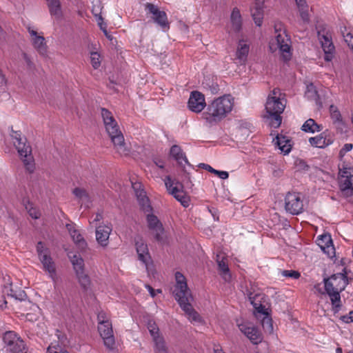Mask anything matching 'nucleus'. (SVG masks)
I'll use <instances>...</instances> for the list:
<instances>
[{
  "mask_svg": "<svg viewBox=\"0 0 353 353\" xmlns=\"http://www.w3.org/2000/svg\"><path fill=\"white\" fill-rule=\"evenodd\" d=\"M286 105L285 94L278 88H274L268 95L265 103L264 119L274 128H279L282 121L281 114Z\"/></svg>",
  "mask_w": 353,
  "mask_h": 353,
  "instance_id": "obj_1",
  "label": "nucleus"
},
{
  "mask_svg": "<svg viewBox=\"0 0 353 353\" xmlns=\"http://www.w3.org/2000/svg\"><path fill=\"white\" fill-rule=\"evenodd\" d=\"M101 114L105 130L114 145L115 150L121 156H128L130 152V148L125 142L123 135L112 112L103 108L101 109Z\"/></svg>",
  "mask_w": 353,
  "mask_h": 353,
  "instance_id": "obj_2",
  "label": "nucleus"
},
{
  "mask_svg": "<svg viewBox=\"0 0 353 353\" xmlns=\"http://www.w3.org/2000/svg\"><path fill=\"white\" fill-rule=\"evenodd\" d=\"M233 106L234 98L231 95L219 97L208 105L203 117L209 123L220 121L232 111Z\"/></svg>",
  "mask_w": 353,
  "mask_h": 353,
  "instance_id": "obj_3",
  "label": "nucleus"
},
{
  "mask_svg": "<svg viewBox=\"0 0 353 353\" xmlns=\"http://www.w3.org/2000/svg\"><path fill=\"white\" fill-rule=\"evenodd\" d=\"M347 283L346 273H337L324 279L325 290L330 298L332 310L334 313L338 312L340 310V292L345 290Z\"/></svg>",
  "mask_w": 353,
  "mask_h": 353,
  "instance_id": "obj_4",
  "label": "nucleus"
},
{
  "mask_svg": "<svg viewBox=\"0 0 353 353\" xmlns=\"http://www.w3.org/2000/svg\"><path fill=\"white\" fill-rule=\"evenodd\" d=\"M275 37L270 41V50L274 52L277 50L281 54L283 58L287 61L291 57L290 39L286 34L284 25L281 22L274 24Z\"/></svg>",
  "mask_w": 353,
  "mask_h": 353,
  "instance_id": "obj_5",
  "label": "nucleus"
},
{
  "mask_svg": "<svg viewBox=\"0 0 353 353\" xmlns=\"http://www.w3.org/2000/svg\"><path fill=\"white\" fill-rule=\"evenodd\" d=\"M11 136L26 169L28 172L32 173L34 170V163L30 145L26 143V139L21 136V132L14 131Z\"/></svg>",
  "mask_w": 353,
  "mask_h": 353,
  "instance_id": "obj_6",
  "label": "nucleus"
},
{
  "mask_svg": "<svg viewBox=\"0 0 353 353\" xmlns=\"http://www.w3.org/2000/svg\"><path fill=\"white\" fill-rule=\"evenodd\" d=\"M37 252L39 259L43 265V269L46 271L51 279L55 283L57 281L56 265L50 256V250L46 245L39 241L37 245Z\"/></svg>",
  "mask_w": 353,
  "mask_h": 353,
  "instance_id": "obj_7",
  "label": "nucleus"
},
{
  "mask_svg": "<svg viewBox=\"0 0 353 353\" xmlns=\"http://www.w3.org/2000/svg\"><path fill=\"white\" fill-rule=\"evenodd\" d=\"M176 284L173 294L176 300L181 305L188 301H192V296L188 287L187 280L185 276L179 272L175 273Z\"/></svg>",
  "mask_w": 353,
  "mask_h": 353,
  "instance_id": "obj_8",
  "label": "nucleus"
},
{
  "mask_svg": "<svg viewBox=\"0 0 353 353\" xmlns=\"http://www.w3.org/2000/svg\"><path fill=\"white\" fill-rule=\"evenodd\" d=\"M3 341L8 352L26 353L25 343L16 332L13 331L5 332Z\"/></svg>",
  "mask_w": 353,
  "mask_h": 353,
  "instance_id": "obj_9",
  "label": "nucleus"
},
{
  "mask_svg": "<svg viewBox=\"0 0 353 353\" xmlns=\"http://www.w3.org/2000/svg\"><path fill=\"white\" fill-rule=\"evenodd\" d=\"M318 37L325 53V60L330 61L333 59L335 50L331 32L325 28L320 29L318 30Z\"/></svg>",
  "mask_w": 353,
  "mask_h": 353,
  "instance_id": "obj_10",
  "label": "nucleus"
},
{
  "mask_svg": "<svg viewBox=\"0 0 353 353\" xmlns=\"http://www.w3.org/2000/svg\"><path fill=\"white\" fill-rule=\"evenodd\" d=\"M339 187L345 196H353V168L340 170Z\"/></svg>",
  "mask_w": 353,
  "mask_h": 353,
  "instance_id": "obj_11",
  "label": "nucleus"
},
{
  "mask_svg": "<svg viewBox=\"0 0 353 353\" xmlns=\"http://www.w3.org/2000/svg\"><path fill=\"white\" fill-rule=\"evenodd\" d=\"M100 319V316H98ZM99 334L103 339L105 346L109 350H113L115 344L112 323L109 321L99 320L98 326Z\"/></svg>",
  "mask_w": 353,
  "mask_h": 353,
  "instance_id": "obj_12",
  "label": "nucleus"
},
{
  "mask_svg": "<svg viewBox=\"0 0 353 353\" xmlns=\"http://www.w3.org/2000/svg\"><path fill=\"white\" fill-rule=\"evenodd\" d=\"M30 34V41L34 48L41 56H46L48 52V46L46 39L43 36L42 32H38L33 27L28 26L27 28Z\"/></svg>",
  "mask_w": 353,
  "mask_h": 353,
  "instance_id": "obj_13",
  "label": "nucleus"
},
{
  "mask_svg": "<svg viewBox=\"0 0 353 353\" xmlns=\"http://www.w3.org/2000/svg\"><path fill=\"white\" fill-rule=\"evenodd\" d=\"M145 9L153 15L152 19L155 23L162 28H169L167 14L164 11L160 10L157 6L150 3L145 4Z\"/></svg>",
  "mask_w": 353,
  "mask_h": 353,
  "instance_id": "obj_14",
  "label": "nucleus"
},
{
  "mask_svg": "<svg viewBox=\"0 0 353 353\" xmlns=\"http://www.w3.org/2000/svg\"><path fill=\"white\" fill-rule=\"evenodd\" d=\"M204 95L198 91L191 92L188 105L189 109L196 113L201 112L205 107Z\"/></svg>",
  "mask_w": 353,
  "mask_h": 353,
  "instance_id": "obj_15",
  "label": "nucleus"
},
{
  "mask_svg": "<svg viewBox=\"0 0 353 353\" xmlns=\"http://www.w3.org/2000/svg\"><path fill=\"white\" fill-rule=\"evenodd\" d=\"M239 330L243 332L254 344H259L263 338L261 332L250 323H243L239 325Z\"/></svg>",
  "mask_w": 353,
  "mask_h": 353,
  "instance_id": "obj_16",
  "label": "nucleus"
},
{
  "mask_svg": "<svg viewBox=\"0 0 353 353\" xmlns=\"http://www.w3.org/2000/svg\"><path fill=\"white\" fill-rule=\"evenodd\" d=\"M316 244L328 257L332 258L334 255L335 250L330 235L322 234L319 236L316 239Z\"/></svg>",
  "mask_w": 353,
  "mask_h": 353,
  "instance_id": "obj_17",
  "label": "nucleus"
},
{
  "mask_svg": "<svg viewBox=\"0 0 353 353\" xmlns=\"http://www.w3.org/2000/svg\"><path fill=\"white\" fill-rule=\"evenodd\" d=\"M333 141V137L328 131H324L318 136L309 139V143L311 145L319 148H323L331 145Z\"/></svg>",
  "mask_w": 353,
  "mask_h": 353,
  "instance_id": "obj_18",
  "label": "nucleus"
},
{
  "mask_svg": "<svg viewBox=\"0 0 353 353\" xmlns=\"http://www.w3.org/2000/svg\"><path fill=\"white\" fill-rule=\"evenodd\" d=\"M147 221L148 228L154 233L155 239L157 241H162L161 234L163 232V228L158 218L152 214H147Z\"/></svg>",
  "mask_w": 353,
  "mask_h": 353,
  "instance_id": "obj_19",
  "label": "nucleus"
},
{
  "mask_svg": "<svg viewBox=\"0 0 353 353\" xmlns=\"http://www.w3.org/2000/svg\"><path fill=\"white\" fill-rule=\"evenodd\" d=\"M112 228L108 225H99L97 227L96 239L101 246L105 247L108 244Z\"/></svg>",
  "mask_w": 353,
  "mask_h": 353,
  "instance_id": "obj_20",
  "label": "nucleus"
},
{
  "mask_svg": "<svg viewBox=\"0 0 353 353\" xmlns=\"http://www.w3.org/2000/svg\"><path fill=\"white\" fill-rule=\"evenodd\" d=\"M294 1L302 23L303 24H308L310 21V10L306 0Z\"/></svg>",
  "mask_w": 353,
  "mask_h": 353,
  "instance_id": "obj_21",
  "label": "nucleus"
},
{
  "mask_svg": "<svg viewBox=\"0 0 353 353\" xmlns=\"http://www.w3.org/2000/svg\"><path fill=\"white\" fill-rule=\"evenodd\" d=\"M264 1L265 0H254V7L251 9L252 16L258 26H261L263 22Z\"/></svg>",
  "mask_w": 353,
  "mask_h": 353,
  "instance_id": "obj_22",
  "label": "nucleus"
},
{
  "mask_svg": "<svg viewBox=\"0 0 353 353\" xmlns=\"http://www.w3.org/2000/svg\"><path fill=\"white\" fill-rule=\"evenodd\" d=\"M250 50V46L247 44L245 41L240 40L236 52V60L240 65H244L247 61L248 55Z\"/></svg>",
  "mask_w": 353,
  "mask_h": 353,
  "instance_id": "obj_23",
  "label": "nucleus"
},
{
  "mask_svg": "<svg viewBox=\"0 0 353 353\" xmlns=\"http://www.w3.org/2000/svg\"><path fill=\"white\" fill-rule=\"evenodd\" d=\"M136 250L138 254L139 259L144 264L147 265L150 260V256L148 252L147 244L141 239L136 241Z\"/></svg>",
  "mask_w": 353,
  "mask_h": 353,
  "instance_id": "obj_24",
  "label": "nucleus"
},
{
  "mask_svg": "<svg viewBox=\"0 0 353 353\" xmlns=\"http://www.w3.org/2000/svg\"><path fill=\"white\" fill-rule=\"evenodd\" d=\"M285 210L291 214H299L303 211V200H285Z\"/></svg>",
  "mask_w": 353,
  "mask_h": 353,
  "instance_id": "obj_25",
  "label": "nucleus"
},
{
  "mask_svg": "<svg viewBox=\"0 0 353 353\" xmlns=\"http://www.w3.org/2000/svg\"><path fill=\"white\" fill-rule=\"evenodd\" d=\"M170 152L171 157H172L180 165L184 166L185 165H190L185 154L179 145H172Z\"/></svg>",
  "mask_w": 353,
  "mask_h": 353,
  "instance_id": "obj_26",
  "label": "nucleus"
},
{
  "mask_svg": "<svg viewBox=\"0 0 353 353\" xmlns=\"http://www.w3.org/2000/svg\"><path fill=\"white\" fill-rule=\"evenodd\" d=\"M231 30L239 32L242 26V18L240 10L237 8H233L230 15Z\"/></svg>",
  "mask_w": 353,
  "mask_h": 353,
  "instance_id": "obj_27",
  "label": "nucleus"
},
{
  "mask_svg": "<svg viewBox=\"0 0 353 353\" xmlns=\"http://www.w3.org/2000/svg\"><path fill=\"white\" fill-rule=\"evenodd\" d=\"M66 228L74 242L79 247V248L82 250L84 249L86 246V242L79 231L77 230L72 224H67Z\"/></svg>",
  "mask_w": 353,
  "mask_h": 353,
  "instance_id": "obj_28",
  "label": "nucleus"
},
{
  "mask_svg": "<svg viewBox=\"0 0 353 353\" xmlns=\"http://www.w3.org/2000/svg\"><path fill=\"white\" fill-rule=\"evenodd\" d=\"M275 144L279 147V149L284 154H288L292 148L290 140L285 136L277 135L274 140Z\"/></svg>",
  "mask_w": 353,
  "mask_h": 353,
  "instance_id": "obj_29",
  "label": "nucleus"
},
{
  "mask_svg": "<svg viewBox=\"0 0 353 353\" xmlns=\"http://www.w3.org/2000/svg\"><path fill=\"white\" fill-rule=\"evenodd\" d=\"M216 257V261L221 276L225 281H230L231 279V274L226 262V259L223 256L221 259L219 255H217Z\"/></svg>",
  "mask_w": 353,
  "mask_h": 353,
  "instance_id": "obj_30",
  "label": "nucleus"
},
{
  "mask_svg": "<svg viewBox=\"0 0 353 353\" xmlns=\"http://www.w3.org/2000/svg\"><path fill=\"white\" fill-rule=\"evenodd\" d=\"M191 301L186 302L184 304L181 305L182 310L188 315V319L191 321L199 322L201 317L199 314L194 310L191 305Z\"/></svg>",
  "mask_w": 353,
  "mask_h": 353,
  "instance_id": "obj_31",
  "label": "nucleus"
},
{
  "mask_svg": "<svg viewBox=\"0 0 353 353\" xmlns=\"http://www.w3.org/2000/svg\"><path fill=\"white\" fill-rule=\"evenodd\" d=\"M322 125H319L312 119H307L302 125L301 130L305 132L314 133L321 131Z\"/></svg>",
  "mask_w": 353,
  "mask_h": 353,
  "instance_id": "obj_32",
  "label": "nucleus"
},
{
  "mask_svg": "<svg viewBox=\"0 0 353 353\" xmlns=\"http://www.w3.org/2000/svg\"><path fill=\"white\" fill-rule=\"evenodd\" d=\"M70 261L73 265V268L76 274L85 272L84 261L80 256L74 254L70 257Z\"/></svg>",
  "mask_w": 353,
  "mask_h": 353,
  "instance_id": "obj_33",
  "label": "nucleus"
},
{
  "mask_svg": "<svg viewBox=\"0 0 353 353\" xmlns=\"http://www.w3.org/2000/svg\"><path fill=\"white\" fill-rule=\"evenodd\" d=\"M51 15L57 18L61 16V4L59 0H46Z\"/></svg>",
  "mask_w": 353,
  "mask_h": 353,
  "instance_id": "obj_34",
  "label": "nucleus"
},
{
  "mask_svg": "<svg viewBox=\"0 0 353 353\" xmlns=\"http://www.w3.org/2000/svg\"><path fill=\"white\" fill-rule=\"evenodd\" d=\"M131 187L137 199H148L146 192L140 182L131 181Z\"/></svg>",
  "mask_w": 353,
  "mask_h": 353,
  "instance_id": "obj_35",
  "label": "nucleus"
},
{
  "mask_svg": "<svg viewBox=\"0 0 353 353\" xmlns=\"http://www.w3.org/2000/svg\"><path fill=\"white\" fill-rule=\"evenodd\" d=\"M305 96L307 99L311 101H314L315 102H318L319 101V94L318 92L316 89V87L313 83H309L306 86V90L305 92Z\"/></svg>",
  "mask_w": 353,
  "mask_h": 353,
  "instance_id": "obj_36",
  "label": "nucleus"
},
{
  "mask_svg": "<svg viewBox=\"0 0 353 353\" xmlns=\"http://www.w3.org/2000/svg\"><path fill=\"white\" fill-rule=\"evenodd\" d=\"M157 353H167V347L162 336L153 339Z\"/></svg>",
  "mask_w": 353,
  "mask_h": 353,
  "instance_id": "obj_37",
  "label": "nucleus"
},
{
  "mask_svg": "<svg viewBox=\"0 0 353 353\" xmlns=\"http://www.w3.org/2000/svg\"><path fill=\"white\" fill-rule=\"evenodd\" d=\"M330 112L331 118L334 123H343L342 117L337 107L334 105H331L330 107Z\"/></svg>",
  "mask_w": 353,
  "mask_h": 353,
  "instance_id": "obj_38",
  "label": "nucleus"
},
{
  "mask_svg": "<svg viewBox=\"0 0 353 353\" xmlns=\"http://www.w3.org/2000/svg\"><path fill=\"white\" fill-rule=\"evenodd\" d=\"M76 276L79 284L83 289L87 290L90 288L91 283L90 279L85 272L76 274Z\"/></svg>",
  "mask_w": 353,
  "mask_h": 353,
  "instance_id": "obj_39",
  "label": "nucleus"
},
{
  "mask_svg": "<svg viewBox=\"0 0 353 353\" xmlns=\"http://www.w3.org/2000/svg\"><path fill=\"white\" fill-rule=\"evenodd\" d=\"M26 205V209L27 210L29 215L34 219H37L41 216L40 211L35 208L32 203L28 200L27 204Z\"/></svg>",
  "mask_w": 353,
  "mask_h": 353,
  "instance_id": "obj_40",
  "label": "nucleus"
},
{
  "mask_svg": "<svg viewBox=\"0 0 353 353\" xmlns=\"http://www.w3.org/2000/svg\"><path fill=\"white\" fill-rule=\"evenodd\" d=\"M263 314V318L261 321V325L265 330V331L272 333L273 332V325L272 323V319L268 316V314L265 312H262Z\"/></svg>",
  "mask_w": 353,
  "mask_h": 353,
  "instance_id": "obj_41",
  "label": "nucleus"
},
{
  "mask_svg": "<svg viewBox=\"0 0 353 353\" xmlns=\"http://www.w3.org/2000/svg\"><path fill=\"white\" fill-rule=\"evenodd\" d=\"M147 327L152 339L161 336L159 329L153 320H149L148 321Z\"/></svg>",
  "mask_w": 353,
  "mask_h": 353,
  "instance_id": "obj_42",
  "label": "nucleus"
},
{
  "mask_svg": "<svg viewBox=\"0 0 353 353\" xmlns=\"http://www.w3.org/2000/svg\"><path fill=\"white\" fill-rule=\"evenodd\" d=\"M11 286H4L2 290H0V307H6L7 301L6 299V294L9 296V292H12Z\"/></svg>",
  "mask_w": 353,
  "mask_h": 353,
  "instance_id": "obj_43",
  "label": "nucleus"
},
{
  "mask_svg": "<svg viewBox=\"0 0 353 353\" xmlns=\"http://www.w3.org/2000/svg\"><path fill=\"white\" fill-rule=\"evenodd\" d=\"M90 61L94 69H98L101 65V56L97 52L90 53Z\"/></svg>",
  "mask_w": 353,
  "mask_h": 353,
  "instance_id": "obj_44",
  "label": "nucleus"
},
{
  "mask_svg": "<svg viewBox=\"0 0 353 353\" xmlns=\"http://www.w3.org/2000/svg\"><path fill=\"white\" fill-rule=\"evenodd\" d=\"M343 28L344 30L341 29V31L345 42L349 47H353V34L350 32H347L346 28L344 27Z\"/></svg>",
  "mask_w": 353,
  "mask_h": 353,
  "instance_id": "obj_45",
  "label": "nucleus"
},
{
  "mask_svg": "<svg viewBox=\"0 0 353 353\" xmlns=\"http://www.w3.org/2000/svg\"><path fill=\"white\" fill-rule=\"evenodd\" d=\"M74 195L79 199L87 198L91 196L87 190L83 188H75L72 191Z\"/></svg>",
  "mask_w": 353,
  "mask_h": 353,
  "instance_id": "obj_46",
  "label": "nucleus"
},
{
  "mask_svg": "<svg viewBox=\"0 0 353 353\" xmlns=\"http://www.w3.org/2000/svg\"><path fill=\"white\" fill-rule=\"evenodd\" d=\"M139 205L142 209V210L145 212L150 214L152 211V208L151 206V203L150 202V200H139Z\"/></svg>",
  "mask_w": 353,
  "mask_h": 353,
  "instance_id": "obj_47",
  "label": "nucleus"
},
{
  "mask_svg": "<svg viewBox=\"0 0 353 353\" xmlns=\"http://www.w3.org/2000/svg\"><path fill=\"white\" fill-rule=\"evenodd\" d=\"M165 183L168 190L174 196L175 199H177L175 194L178 192V188L176 186H173V182L171 181L170 177L166 178Z\"/></svg>",
  "mask_w": 353,
  "mask_h": 353,
  "instance_id": "obj_48",
  "label": "nucleus"
},
{
  "mask_svg": "<svg viewBox=\"0 0 353 353\" xmlns=\"http://www.w3.org/2000/svg\"><path fill=\"white\" fill-rule=\"evenodd\" d=\"M47 353H68V352L63 350V348L59 345H54L52 343L48 347Z\"/></svg>",
  "mask_w": 353,
  "mask_h": 353,
  "instance_id": "obj_49",
  "label": "nucleus"
},
{
  "mask_svg": "<svg viewBox=\"0 0 353 353\" xmlns=\"http://www.w3.org/2000/svg\"><path fill=\"white\" fill-rule=\"evenodd\" d=\"M9 296L20 301L24 300L25 298L26 297V294L25 292L23 290H19V292H14V290H12V292H9Z\"/></svg>",
  "mask_w": 353,
  "mask_h": 353,
  "instance_id": "obj_50",
  "label": "nucleus"
},
{
  "mask_svg": "<svg viewBox=\"0 0 353 353\" xmlns=\"http://www.w3.org/2000/svg\"><path fill=\"white\" fill-rule=\"evenodd\" d=\"M281 274L285 277H291L294 279H298L300 276V273L294 270H283Z\"/></svg>",
  "mask_w": 353,
  "mask_h": 353,
  "instance_id": "obj_51",
  "label": "nucleus"
},
{
  "mask_svg": "<svg viewBox=\"0 0 353 353\" xmlns=\"http://www.w3.org/2000/svg\"><path fill=\"white\" fill-rule=\"evenodd\" d=\"M353 145L352 143H345L339 152V157L342 158L347 152L352 150Z\"/></svg>",
  "mask_w": 353,
  "mask_h": 353,
  "instance_id": "obj_52",
  "label": "nucleus"
},
{
  "mask_svg": "<svg viewBox=\"0 0 353 353\" xmlns=\"http://www.w3.org/2000/svg\"><path fill=\"white\" fill-rule=\"evenodd\" d=\"M341 320L346 323L353 322V310L350 311L348 314L341 316Z\"/></svg>",
  "mask_w": 353,
  "mask_h": 353,
  "instance_id": "obj_53",
  "label": "nucleus"
},
{
  "mask_svg": "<svg viewBox=\"0 0 353 353\" xmlns=\"http://www.w3.org/2000/svg\"><path fill=\"white\" fill-rule=\"evenodd\" d=\"M7 84V79L3 70L0 68V88L5 87Z\"/></svg>",
  "mask_w": 353,
  "mask_h": 353,
  "instance_id": "obj_54",
  "label": "nucleus"
},
{
  "mask_svg": "<svg viewBox=\"0 0 353 353\" xmlns=\"http://www.w3.org/2000/svg\"><path fill=\"white\" fill-rule=\"evenodd\" d=\"M213 173L216 174L220 179H226L229 176L228 172H225V171H219V170H214Z\"/></svg>",
  "mask_w": 353,
  "mask_h": 353,
  "instance_id": "obj_55",
  "label": "nucleus"
},
{
  "mask_svg": "<svg viewBox=\"0 0 353 353\" xmlns=\"http://www.w3.org/2000/svg\"><path fill=\"white\" fill-rule=\"evenodd\" d=\"M95 15L97 17L98 25L99 26L100 29L103 32V30H107L106 24L103 23V19L101 15H97V14Z\"/></svg>",
  "mask_w": 353,
  "mask_h": 353,
  "instance_id": "obj_56",
  "label": "nucleus"
},
{
  "mask_svg": "<svg viewBox=\"0 0 353 353\" xmlns=\"http://www.w3.org/2000/svg\"><path fill=\"white\" fill-rule=\"evenodd\" d=\"M249 300L250 301V303L254 305V307L258 310L259 312H262V310L263 307L261 305H259V307H257V304L254 303V297L252 296V294L250 293L248 296Z\"/></svg>",
  "mask_w": 353,
  "mask_h": 353,
  "instance_id": "obj_57",
  "label": "nucleus"
},
{
  "mask_svg": "<svg viewBox=\"0 0 353 353\" xmlns=\"http://www.w3.org/2000/svg\"><path fill=\"white\" fill-rule=\"evenodd\" d=\"M200 168H202L206 170H208L209 172L213 173L214 171V169L212 168L210 165L205 164V163H200L199 165Z\"/></svg>",
  "mask_w": 353,
  "mask_h": 353,
  "instance_id": "obj_58",
  "label": "nucleus"
},
{
  "mask_svg": "<svg viewBox=\"0 0 353 353\" xmlns=\"http://www.w3.org/2000/svg\"><path fill=\"white\" fill-rule=\"evenodd\" d=\"M23 58L28 65L31 66L32 63L30 57L26 53H23Z\"/></svg>",
  "mask_w": 353,
  "mask_h": 353,
  "instance_id": "obj_59",
  "label": "nucleus"
},
{
  "mask_svg": "<svg viewBox=\"0 0 353 353\" xmlns=\"http://www.w3.org/2000/svg\"><path fill=\"white\" fill-rule=\"evenodd\" d=\"M181 202V204L184 208H188L190 205V200H179Z\"/></svg>",
  "mask_w": 353,
  "mask_h": 353,
  "instance_id": "obj_60",
  "label": "nucleus"
},
{
  "mask_svg": "<svg viewBox=\"0 0 353 353\" xmlns=\"http://www.w3.org/2000/svg\"><path fill=\"white\" fill-rule=\"evenodd\" d=\"M101 219H102V215H101V214H100V213H97V214H96L95 218L93 219L92 223H96V222L100 221Z\"/></svg>",
  "mask_w": 353,
  "mask_h": 353,
  "instance_id": "obj_61",
  "label": "nucleus"
},
{
  "mask_svg": "<svg viewBox=\"0 0 353 353\" xmlns=\"http://www.w3.org/2000/svg\"><path fill=\"white\" fill-rule=\"evenodd\" d=\"M146 288L150 292V295L154 297L155 296L154 290L150 285H146Z\"/></svg>",
  "mask_w": 353,
  "mask_h": 353,
  "instance_id": "obj_62",
  "label": "nucleus"
},
{
  "mask_svg": "<svg viewBox=\"0 0 353 353\" xmlns=\"http://www.w3.org/2000/svg\"><path fill=\"white\" fill-rule=\"evenodd\" d=\"M103 33L105 35V37L110 39L112 40V36L108 32L107 30H103Z\"/></svg>",
  "mask_w": 353,
  "mask_h": 353,
  "instance_id": "obj_63",
  "label": "nucleus"
},
{
  "mask_svg": "<svg viewBox=\"0 0 353 353\" xmlns=\"http://www.w3.org/2000/svg\"><path fill=\"white\" fill-rule=\"evenodd\" d=\"M214 353H225L221 350L216 349L214 350Z\"/></svg>",
  "mask_w": 353,
  "mask_h": 353,
  "instance_id": "obj_64",
  "label": "nucleus"
}]
</instances>
